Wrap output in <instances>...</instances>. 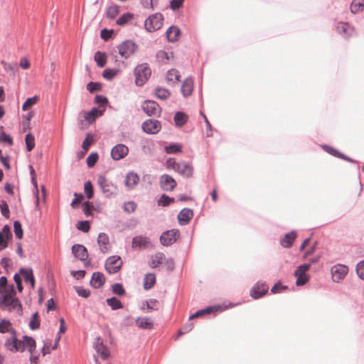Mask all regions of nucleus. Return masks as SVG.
<instances>
[{"label":"nucleus","mask_w":364,"mask_h":364,"mask_svg":"<svg viewBox=\"0 0 364 364\" xmlns=\"http://www.w3.org/2000/svg\"><path fill=\"white\" fill-rule=\"evenodd\" d=\"M11 336L6 339L4 346L11 352H23L27 350L29 353H32L36 350L35 340L28 336H23V340H18L14 329L11 330Z\"/></svg>","instance_id":"obj_1"},{"label":"nucleus","mask_w":364,"mask_h":364,"mask_svg":"<svg viewBox=\"0 0 364 364\" xmlns=\"http://www.w3.org/2000/svg\"><path fill=\"white\" fill-rule=\"evenodd\" d=\"M0 304L4 310L15 311L18 314L22 312V306L16 296H0Z\"/></svg>","instance_id":"obj_2"},{"label":"nucleus","mask_w":364,"mask_h":364,"mask_svg":"<svg viewBox=\"0 0 364 364\" xmlns=\"http://www.w3.org/2000/svg\"><path fill=\"white\" fill-rule=\"evenodd\" d=\"M151 69L147 63L138 65L134 69L135 83L137 86H142L150 77Z\"/></svg>","instance_id":"obj_3"},{"label":"nucleus","mask_w":364,"mask_h":364,"mask_svg":"<svg viewBox=\"0 0 364 364\" xmlns=\"http://www.w3.org/2000/svg\"><path fill=\"white\" fill-rule=\"evenodd\" d=\"M97 184L101 191L106 197H112L117 193V186L105 176L100 175L97 178Z\"/></svg>","instance_id":"obj_4"},{"label":"nucleus","mask_w":364,"mask_h":364,"mask_svg":"<svg viewBox=\"0 0 364 364\" xmlns=\"http://www.w3.org/2000/svg\"><path fill=\"white\" fill-rule=\"evenodd\" d=\"M119 54L124 59H127L134 54L138 48V46L131 40H127L120 43L118 47Z\"/></svg>","instance_id":"obj_5"},{"label":"nucleus","mask_w":364,"mask_h":364,"mask_svg":"<svg viewBox=\"0 0 364 364\" xmlns=\"http://www.w3.org/2000/svg\"><path fill=\"white\" fill-rule=\"evenodd\" d=\"M163 16L161 14H155L150 16L144 21V26L149 32H153L159 30L163 25Z\"/></svg>","instance_id":"obj_6"},{"label":"nucleus","mask_w":364,"mask_h":364,"mask_svg":"<svg viewBox=\"0 0 364 364\" xmlns=\"http://www.w3.org/2000/svg\"><path fill=\"white\" fill-rule=\"evenodd\" d=\"M72 253L75 257L84 262L85 267L90 265V259H88V252L87 248L82 245L75 244L72 247Z\"/></svg>","instance_id":"obj_7"},{"label":"nucleus","mask_w":364,"mask_h":364,"mask_svg":"<svg viewBox=\"0 0 364 364\" xmlns=\"http://www.w3.org/2000/svg\"><path fill=\"white\" fill-rule=\"evenodd\" d=\"M311 264H303L297 267L294 272V276L296 277V284L302 286L309 281V276L306 272L309 269Z\"/></svg>","instance_id":"obj_8"},{"label":"nucleus","mask_w":364,"mask_h":364,"mask_svg":"<svg viewBox=\"0 0 364 364\" xmlns=\"http://www.w3.org/2000/svg\"><path fill=\"white\" fill-rule=\"evenodd\" d=\"M122 265V260L119 256L113 255L108 257L105 262L106 270L109 274H115L120 269Z\"/></svg>","instance_id":"obj_9"},{"label":"nucleus","mask_w":364,"mask_h":364,"mask_svg":"<svg viewBox=\"0 0 364 364\" xmlns=\"http://www.w3.org/2000/svg\"><path fill=\"white\" fill-rule=\"evenodd\" d=\"M180 235L178 230L172 229L165 231L160 237V241L164 246H170L173 244Z\"/></svg>","instance_id":"obj_10"},{"label":"nucleus","mask_w":364,"mask_h":364,"mask_svg":"<svg viewBox=\"0 0 364 364\" xmlns=\"http://www.w3.org/2000/svg\"><path fill=\"white\" fill-rule=\"evenodd\" d=\"M348 268L343 264H338L331 267V273L332 279L335 282H339L343 280L348 274Z\"/></svg>","instance_id":"obj_11"},{"label":"nucleus","mask_w":364,"mask_h":364,"mask_svg":"<svg viewBox=\"0 0 364 364\" xmlns=\"http://www.w3.org/2000/svg\"><path fill=\"white\" fill-rule=\"evenodd\" d=\"M141 128L144 132L154 134L161 130V125L158 120L148 119L143 122Z\"/></svg>","instance_id":"obj_12"},{"label":"nucleus","mask_w":364,"mask_h":364,"mask_svg":"<svg viewBox=\"0 0 364 364\" xmlns=\"http://www.w3.org/2000/svg\"><path fill=\"white\" fill-rule=\"evenodd\" d=\"M129 153V148L123 144H118L111 150V156L112 159L119 161L124 159Z\"/></svg>","instance_id":"obj_13"},{"label":"nucleus","mask_w":364,"mask_h":364,"mask_svg":"<svg viewBox=\"0 0 364 364\" xmlns=\"http://www.w3.org/2000/svg\"><path fill=\"white\" fill-rule=\"evenodd\" d=\"M176 184L177 183L175 179L168 174H163L160 177V186L164 191H173L176 186Z\"/></svg>","instance_id":"obj_14"},{"label":"nucleus","mask_w":364,"mask_h":364,"mask_svg":"<svg viewBox=\"0 0 364 364\" xmlns=\"http://www.w3.org/2000/svg\"><path fill=\"white\" fill-rule=\"evenodd\" d=\"M141 107L148 115H157L161 112V108L157 102L152 100H146Z\"/></svg>","instance_id":"obj_15"},{"label":"nucleus","mask_w":364,"mask_h":364,"mask_svg":"<svg viewBox=\"0 0 364 364\" xmlns=\"http://www.w3.org/2000/svg\"><path fill=\"white\" fill-rule=\"evenodd\" d=\"M268 290V287L264 282H257L255 284L251 291L250 295L254 299H259L264 296Z\"/></svg>","instance_id":"obj_16"},{"label":"nucleus","mask_w":364,"mask_h":364,"mask_svg":"<svg viewBox=\"0 0 364 364\" xmlns=\"http://www.w3.org/2000/svg\"><path fill=\"white\" fill-rule=\"evenodd\" d=\"M94 348L103 360H106L109 356L108 348L103 344L100 337H97L94 342Z\"/></svg>","instance_id":"obj_17"},{"label":"nucleus","mask_w":364,"mask_h":364,"mask_svg":"<svg viewBox=\"0 0 364 364\" xmlns=\"http://www.w3.org/2000/svg\"><path fill=\"white\" fill-rule=\"evenodd\" d=\"M139 175L134 171H130L127 174V176L125 177L124 184H125V186L129 190H132L139 183Z\"/></svg>","instance_id":"obj_18"},{"label":"nucleus","mask_w":364,"mask_h":364,"mask_svg":"<svg viewBox=\"0 0 364 364\" xmlns=\"http://www.w3.org/2000/svg\"><path fill=\"white\" fill-rule=\"evenodd\" d=\"M222 309L220 306H208L205 309H200L197 311L196 313L192 314L189 316V319H193L198 317H200L205 314H210L211 313H214L218 311H220Z\"/></svg>","instance_id":"obj_19"},{"label":"nucleus","mask_w":364,"mask_h":364,"mask_svg":"<svg viewBox=\"0 0 364 364\" xmlns=\"http://www.w3.org/2000/svg\"><path fill=\"white\" fill-rule=\"evenodd\" d=\"M175 171L186 178L193 175V168L186 162H178Z\"/></svg>","instance_id":"obj_20"},{"label":"nucleus","mask_w":364,"mask_h":364,"mask_svg":"<svg viewBox=\"0 0 364 364\" xmlns=\"http://www.w3.org/2000/svg\"><path fill=\"white\" fill-rule=\"evenodd\" d=\"M97 243L102 252L105 253L109 249V239L106 233L101 232L97 237Z\"/></svg>","instance_id":"obj_21"},{"label":"nucleus","mask_w":364,"mask_h":364,"mask_svg":"<svg viewBox=\"0 0 364 364\" xmlns=\"http://www.w3.org/2000/svg\"><path fill=\"white\" fill-rule=\"evenodd\" d=\"M193 210L189 208H183L182 209L178 215V223L181 225H186L189 220L193 218Z\"/></svg>","instance_id":"obj_22"},{"label":"nucleus","mask_w":364,"mask_h":364,"mask_svg":"<svg viewBox=\"0 0 364 364\" xmlns=\"http://www.w3.org/2000/svg\"><path fill=\"white\" fill-rule=\"evenodd\" d=\"M105 282V277L101 272H96L92 274L90 284L95 289L101 287Z\"/></svg>","instance_id":"obj_23"},{"label":"nucleus","mask_w":364,"mask_h":364,"mask_svg":"<svg viewBox=\"0 0 364 364\" xmlns=\"http://www.w3.org/2000/svg\"><path fill=\"white\" fill-rule=\"evenodd\" d=\"M193 90V80L192 77L186 78L182 83L181 92L184 97H188Z\"/></svg>","instance_id":"obj_24"},{"label":"nucleus","mask_w":364,"mask_h":364,"mask_svg":"<svg viewBox=\"0 0 364 364\" xmlns=\"http://www.w3.org/2000/svg\"><path fill=\"white\" fill-rule=\"evenodd\" d=\"M165 255L163 252H157L151 255L149 260V265L151 268H156L165 260Z\"/></svg>","instance_id":"obj_25"},{"label":"nucleus","mask_w":364,"mask_h":364,"mask_svg":"<svg viewBox=\"0 0 364 364\" xmlns=\"http://www.w3.org/2000/svg\"><path fill=\"white\" fill-rule=\"evenodd\" d=\"M296 237V233L295 231H291L289 233H287L284 235L282 238H281L280 243L282 247L285 248H289L291 247Z\"/></svg>","instance_id":"obj_26"},{"label":"nucleus","mask_w":364,"mask_h":364,"mask_svg":"<svg viewBox=\"0 0 364 364\" xmlns=\"http://www.w3.org/2000/svg\"><path fill=\"white\" fill-rule=\"evenodd\" d=\"M149 243V239L142 235L136 236L132 239V247L134 249H141L146 247Z\"/></svg>","instance_id":"obj_27"},{"label":"nucleus","mask_w":364,"mask_h":364,"mask_svg":"<svg viewBox=\"0 0 364 364\" xmlns=\"http://www.w3.org/2000/svg\"><path fill=\"white\" fill-rule=\"evenodd\" d=\"M20 274H21L23 278L26 283H29L31 286L32 289H34L35 287V279L33 275V271L31 269H25L21 268L19 271Z\"/></svg>","instance_id":"obj_28"},{"label":"nucleus","mask_w":364,"mask_h":364,"mask_svg":"<svg viewBox=\"0 0 364 364\" xmlns=\"http://www.w3.org/2000/svg\"><path fill=\"white\" fill-rule=\"evenodd\" d=\"M180 33V29L178 27L171 26L166 32L167 40L169 42H176L178 39Z\"/></svg>","instance_id":"obj_29"},{"label":"nucleus","mask_w":364,"mask_h":364,"mask_svg":"<svg viewBox=\"0 0 364 364\" xmlns=\"http://www.w3.org/2000/svg\"><path fill=\"white\" fill-rule=\"evenodd\" d=\"M336 30L337 32L342 35L343 37L350 36L353 32V29L347 23L343 22L338 23Z\"/></svg>","instance_id":"obj_30"},{"label":"nucleus","mask_w":364,"mask_h":364,"mask_svg":"<svg viewBox=\"0 0 364 364\" xmlns=\"http://www.w3.org/2000/svg\"><path fill=\"white\" fill-rule=\"evenodd\" d=\"M136 323L137 326L142 329H151L153 328V323L146 317H138L136 319Z\"/></svg>","instance_id":"obj_31"},{"label":"nucleus","mask_w":364,"mask_h":364,"mask_svg":"<svg viewBox=\"0 0 364 364\" xmlns=\"http://www.w3.org/2000/svg\"><path fill=\"white\" fill-rule=\"evenodd\" d=\"M176 126L181 127L188 121V116L182 112H177L173 117Z\"/></svg>","instance_id":"obj_32"},{"label":"nucleus","mask_w":364,"mask_h":364,"mask_svg":"<svg viewBox=\"0 0 364 364\" xmlns=\"http://www.w3.org/2000/svg\"><path fill=\"white\" fill-rule=\"evenodd\" d=\"M102 114V111L98 110L97 108H92L90 112L85 113V119L89 123H92L95 121L96 117Z\"/></svg>","instance_id":"obj_33"},{"label":"nucleus","mask_w":364,"mask_h":364,"mask_svg":"<svg viewBox=\"0 0 364 364\" xmlns=\"http://www.w3.org/2000/svg\"><path fill=\"white\" fill-rule=\"evenodd\" d=\"M156 282V277L154 274H146L144 277V287L145 289H151Z\"/></svg>","instance_id":"obj_34"},{"label":"nucleus","mask_w":364,"mask_h":364,"mask_svg":"<svg viewBox=\"0 0 364 364\" xmlns=\"http://www.w3.org/2000/svg\"><path fill=\"white\" fill-rule=\"evenodd\" d=\"M166 80L172 83H176L180 80V75L177 70L171 69L167 72Z\"/></svg>","instance_id":"obj_35"},{"label":"nucleus","mask_w":364,"mask_h":364,"mask_svg":"<svg viewBox=\"0 0 364 364\" xmlns=\"http://www.w3.org/2000/svg\"><path fill=\"white\" fill-rule=\"evenodd\" d=\"M95 61L100 68H103L107 63V57L104 53L97 51L94 56Z\"/></svg>","instance_id":"obj_36"},{"label":"nucleus","mask_w":364,"mask_h":364,"mask_svg":"<svg viewBox=\"0 0 364 364\" xmlns=\"http://www.w3.org/2000/svg\"><path fill=\"white\" fill-rule=\"evenodd\" d=\"M364 9V0H353L350 5V11L356 14Z\"/></svg>","instance_id":"obj_37"},{"label":"nucleus","mask_w":364,"mask_h":364,"mask_svg":"<svg viewBox=\"0 0 364 364\" xmlns=\"http://www.w3.org/2000/svg\"><path fill=\"white\" fill-rule=\"evenodd\" d=\"M134 18V14L129 12H127L122 15L116 21V23L119 26H124L128 23L131 20Z\"/></svg>","instance_id":"obj_38"},{"label":"nucleus","mask_w":364,"mask_h":364,"mask_svg":"<svg viewBox=\"0 0 364 364\" xmlns=\"http://www.w3.org/2000/svg\"><path fill=\"white\" fill-rule=\"evenodd\" d=\"M106 302L112 310H117L123 307L122 302L116 297L107 299Z\"/></svg>","instance_id":"obj_39"},{"label":"nucleus","mask_w":364,"mask_h":364,"mask_svg":"<svg viewBox=\"0 0 364 364\" xmlns=\"http://www.w3.org/2000/svg\"><path fill=\"white\" fill-rule=\"evenodd\" d=\"M182 146L178 143H173L165 147V151L169 154H177L181 151Z\"/></svg>","instance_id":"obj_40"},{"label":"nucleus","mask_w":364,"mask_h":364,"mask_svg":"<svg viewBox=\"0 0 364 364\" xmlns=\"http://www.w3.org/2000/svg\"><path fill=\"white\" fill-rule=\"evenodd\" d=\"M119 13V6L117 5H112L107 9L106 16L110 19L114 18Z\"/></svg>","instance_id":"obj_41"},{"label":"nucleus","mask_w":364,"mask_h":364,"mask_svg":"<svg viewBox=\"0 0 364 364\" xmlns=\"http://www.w3.org/2000/svg\"><path fill=\"white\" fill-rule=\"evenodd\" d=\"M40 327V318L38 312L33 314L29 322V328L31 330L38 329Z\"/></svg>","instance_id":"obj_42"},{"label":"nucleus","mask_w":364,"mask_h":364,"mask_svg":"<svg viewBox=\"0 0 364 364\" xmlns=\"http://www.w3.org/2000/svg\"><path fill=\"white\" fill-rule=\"evenodd\" d=\"M173 202L174 199L173 198H171L165 194H163L158 200V205L160 206L166 207Z\"/></svg>","instance_id":"obj_43"},{"label":"nucleus","mask_w":364,"mask_h":364,"mask_svg":"<svg viewBox=\"0 0 364 364\" xmlns=\"http://www.w3.org/2000/svg\"><path fill=\"white\" fill-rule=\"evenodd\" d=\"M156 95L161 100H166L170 96V92L168 90L161 87H157L155 90Z\"/></svg>","instance_id":"obj_44"},{"label":"nucleus","mask_w":364,"mask_h":364,"mask_svg":"<svg viewBox=\"0 0 364 364\" xmlns=\"http://www.w3.org/2000/svg\"><path fill=\"white\" fill-rule=\"evenodd\" d=\"M117 69L107 68L103 71L102 76L104 78L111 80L117 75Z\"/></svg>","instance_id":"obj_45"},{"label":"nucleus","mask_w":364,"mask_h":364,"mask_svg":"<svg viewBox=\"0 0 364 364\" xmlns=\"http://www.w3.org/2000/svg\"><path fill=\"white\" fill-rule=\"evenodd\" d=\"M26 145L28 151H31L35 146V138L31 134L26 135Z\"/></svg>","instance_id":"obj_46"},{"label":"nucleus","mask_w":364,"mask_h":364,"mask_svg":"<svg viewBox=\"0 0 364 364\" xmlns=\"http://www.w3.org/2000/svg\"><path fill=\"white\" fill-rule=\"evenodd\" d=\"M38 101V97L33 96V97L28 98L22 106L23 111L28 110L30 107L36 104Z\"/></svg>","instance_id":"obj_47"},{"label":"nucleus","mask_w":364,"mask_h":364,"mask_svg":"<svg viewBox=\"0 0 364 364\" xmlns=\"http://www.w3.org/2000/svg\"><path fill=\"white\" fill-rule=\"evenodd\" d=\"M1 296H3V295H7L8 296H16V291H15V288H14V285L13 284H9V285H6L4 289H3V294H0Z\"/></svg>","instance_id":"obj_48"},{"label":"nucleus","mask_w":364,"mask_h":364,"mask_svg":"<svg viewBox=\"0 0 364 364\" xmlns=\"http://www.w3.org/2000/svg\"><path fill=\"white\" fill-rule=\"evenodd\" d=\"M84 191L88 199L93 197V187L90 181H87L84 185Z\"/></svg>","instance_id":"obj_49"},{"label":"nucleus","mask_w":364,"mask_h":364,"mask_svg":"<svg viewBox=\"0 0 364 364\" xmlns=\"http://www.w3.org/2000/svg\"><path fill=\"white\" fill-rule=\"evenodd\" d=\"M14 228L16 237L18 239H21L23 237V230L21 223L19 221H15L14 223Z\"/></svg>","instance_id":"obj_50"},{"label":"nucleus","mask_w":364,"mask_h":364,"mask_svg":"<svg viewBox=\"0 0 364 364\" xmlns=\"http://www.w3.org/2000/svg\"><path fill=\"white\" fill-rule=\"evenodd\" d=\"M136 204L134 201H128L124 204V210L128 213H132L135 211Z\"/></svg>","instance_id":"obj_51"},{"label":"nucleus","mask_w":364,"mask_h":364,"mask_svg":"<svg viewBox=\"0 0 364 364\" xmlns=\"http://www.w3.org/2000/svg\"><path fill=\"white\" fill-rule=\"evenodd\" d=\"M98 159V154L97 153H92L87 158V165L91 168L95 166Z\"/></svg>","instance_id":"obj_52"},{"label":"nucleus","mask_w":364,"mask_h":364,"mask_svg":"<svg viewBox=\"0 0 364 364\" xmlns=\"http://www.w3.org/2000/svg\"><path fill=\"white\" fill-rule=\"evenodd\" d=\"M93 208V205L91 202L85 201L82 204V210L86 216H90L92 215V210Z\"/></svg>","instance_id":"obj_53"},{"label":"nucleus","mask_w":364,"mask_h":364,"mask_svg":"<svg viewBox=\"0 0 364 364\" xmlns=\"http://www.w3.org/2000/svg\"><path fill=\"white\" fill-rule=\"evenodd\" d=\"M77 228L84 232H87L90 230V223L87 220L79 221L77 225Z\"/></svg>","instance_id":"obj_54"},{"label":"nucleus","mask_w":364,"mask_h":364,"mask_svg":"<svg viewBox=\"0 0 364 364\" xmlns=\"http://www.w3.org/2000/svg\"><path fill=\"white\" fill-rule=\"evenodd\" d=\"M112 290L114 294L119 295V296H122V295L124 294V293H125V291H124L122 285L119 283H116V284H113L112 287Z\"/></svg>","instance_id":"obj_55"},{"label":"nucleus","mask_w":364,"mask_h":364,"mask_svg":"<svg viewBox=\"0 0 364 364\" xmlns=\"http://www.w3.org/2000/svg\"><path fill=\"white\" fill-rule=\"evenodd\" d=\"M355 270L358 276L361 279L364 280V260H362L357 264Z\"/></svg>","instance_id":"obj_56"},{"label":"nucleus","mask_w":364,"mask_h":364,"mask_svg":"<svg viewBox=\"0 0 364 364\" xmlns=\"http://www.w3.org/2000/svg\"><path fill=\"white\" fill-rule=\"evenodd\" d=\"M10 322L9 321L3 320L0 323V333H6L9 332L11 333V330L12 328H10Z\"/></svg>","instance_id":"obj_57"},{"label":"nucleus","mask_w":364,"mask_h":364,"mask_svg":"<svg viewBox=\"0 0 364 364\" xmlns=\"http://www.w3.org/2000/svg\"><path fill=\"white\" fill-rule=\"evenodd\" d=\"M87 90L92 93L95 91H98L101 89V84L97 82H90L87 85Z\"/></svg>","instance_id":"obj_58"},{"label":"nucleus","mask_w":364,"mask_h":364,"mask_svg":"<svg viewBox=\"0 0 364 364\" xmlns=\"http://www.w3.org/2000/svg\"><path fill=\"white\" fill-rule=\"evenodd\" d=\"M156 56L157 58L163 63H166L169 60L168 53L165 50H159Z\"/></svg>","instance_id":"obj_59"},{"label":"nucleus","mask_w":364,"mask_h":364,"mask_svg":"<svg viewBox=\"0 0 364 364\" xmlns=\"http://www.w3.org/2000/svg\"><path fill=\"white\" fill-rule=\"evenodd\" d=\"M0 210H1V214L4 217H6V218L9 217V206L6 201H4V200L1 201V203L0 204Z\"/></svg>","instance_id":"obj_60"},{"label":"nucleus","mask_w":364,"mask_h":364,"mask_svg":"<svg viewBox=\"0 0 364 364\" xmlns=\"http://www.w3.org/2000/svg\"><path fill=\"white\" fill-rule=\"evenodd\" d=\"M75 290L78 296L83 297V298H87L90 292L89 290L82 288V287H75Z\"/></svg>","instance_id":"obj_61"},{"label":"nucleus","mask_w":364,"mask_h":364,"mask_svg":"<svg viewBox=\"0 0 364 364\" xmlns=\"http://www.w3.org/2000/svg\"><path fill=\"white\" fill-rule=\"evenodd\" d=\"M147 309L149 311H154L158 309L159 301L156 299H150L146 301Z\"/></svg>","instance_id":"obj_62"},{"label":"nucleus","mask_w":364,"mask_h":364,"mask_svg":"<svg viewBox=\"0 0 364 364\" xmlns=\"http://www.w3.org/2000/svg\"><path fill=\"white\" fill-rule=\"evenodd\" d=\"M95 102L100 106L106 105L108 102L107 99L102 95H96L95 98Z\"/></svg>","instance_id":"obj_63"},{"label":"nucleus","mask_w":364,"mask_h":364,"mask_svg":"<svg viewBox=\"0 0 364 364\" xmlns=\"http://www.w3.org/2000/svg\"><path fill=\"white\" fill-rule=\"evenodd\" d=\"M0 141L8 143L9 145L13 144L12 138L4 132L0 134Z\"/></svg>","instance_id":"obj_64"}]
</instances>
